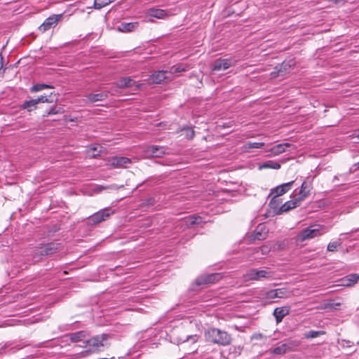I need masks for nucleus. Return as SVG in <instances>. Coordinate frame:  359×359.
<instances>
[{
    "label": "nucleus",
    "mask_w": 359,
    "mask_h": 359,
    "mask_svg": "<svg viewBox=\"0 0 359 359\" xmlns=\"http://www.w3.org/2000/svg\"><path fill=\"white\" fill-rule=\"evenodd\" d=\"M185 135L188 139H192L194 137V131L191 128H187L184 130Z\"/></svg>",
    "instance_id": "4c0bfd02"
},
{
    "label": "nucleus",
    "mask_w": 359,
    "mask_h": 359,
    "mask_svg": "<svg viewBox=\"0 0 359 359\" xmlns=\"http://www.w3.org/2000/svg\"><path fill=\"white\" fill-rule=\"evenodd\" d=\"M308 338H314V331H310L307 334Z\"/></svg>",
    "instance_id": "79ce46f5"
},
{
    "label": "nucleus",
    "mask_w": 359,
    "mask_h": 359,
    "mask_svg": "<svg viewBox=\"0 0 359 359\" xmlns=\"http://www.w3.org/2000/svg\"><path fill=\"white\" fill-rule=\"evenodd\" d=\"M87 336V333L85 331H80L75 333H73L70 336V339L72 342H77L81 341L83 339L86 338Z\"/></svg>",
    "instance_id": "c756f323"
},
{
    "label": "nucleus",
    "mask_w": 359,
    "mask_h": 359,
    "mask_svg": "<svg viewBox=\"0 0 359 359\" xmlns=\"http://www.w3.org/2000/svg\"><path fill=\"white\" fill-rule=\"evenodd\" d=\"M186 71V67L184 65H178L175 67H172L171 70L170 72H172L173 73H179Z\"/></svg>",
    "instance_id": "f704fd0d"
},
{
    "label": "nucleus",
    "mask_w": 359,
    "mask_h": 359,
    "mask_svg": "<svg viewBox=\"0 0 359 359\" xmlns=\"http://www.w3.org/2000/svg\"><path fill=\"white\" fill-rule=\"evenodd\" d=\"M294 181H292L287 183L280 184L271 191V194L273 195V197L270 203V205L271 207H273V208H275L274 205L278 201V196H282L283 194L287 192L291 189V187Z\"/></svg>",
    "instance_id": "0eeeda50"
},
{
    "label": "nucleus",
    "mask_w": 359,
    "mask_h": 359,
    "mask_svg": "<svg viewBox=\"0 0 359 359\" xmlns=\"http://www.w3.org/2000/svg\"><path fill=\"white\" fill-rule=\"evenodd\" d=\"M261 250H262V254H266V253L268 252V249H267V248H266V247H263V248L261 249Z\"/></svg>",
    "instance_id": "c03bdc74"
},
{
    "label": "nucleus",
    "mask_w": 359,
    "mask_h": 359,
    "mask_svg": "<svg viewBox=\"0 0 359 359\" xmlns=\"http://www.w3.org/2000/svg\"><path fill=\"white\" fill-rule=\"evenodd\" d=\"M166 154V149L164 147L151 145L147 146L143 150L144 158H161Z\"/></svg>",
    "instance_id": "423d86ee"
},
{
    "label": "nucleus",
    "mask_w": 359,
    "mask_h": 359,
    "mask_svg": "<svg viewBox=\"0 0 359 359\" xmlns=\"http://www.w3.org/2000/svg\"><path fill=\"white\" fill-rule=\"evenodd\" d=\"M268 230L264 224H259L254 232V239L264 240L266 238Z\"/></svg>",
    "instance_id": "412c9836"
},
{
    "label": "nucleus",
    "mask_w": 359,
    "mask_h": 359,
    "mask_svg": "<svg viewBox=\"0 0 359 359\" xmlns=\"http://www.w3.org/2000/svg\"><path fill=\"white\" fill-rule=\"evenodd\" d=\"M327 340V337L325 331H316V357L325 355V352L328 351Z\"/></svg>",
    "instance_id": "7ed1b4c3"
},
{
    "label": "nucleus",
    "mask_w": 359,
    "mask_h": 359,
    "mask_svg": "<svg viewBox=\"0 0 359 359\" xmlns=\"http://www.w3.org/2000/svg\"><path fill=\"white\" fill-rule=\"evenodd\" d=\"M280 168V163L273 161H269L259 165V170L266 169V168H272V169L278 170Z\"/></svg>",
    "instance_id": "c85d7f7f"
},
{
    "label": "nucleus",
    "mask_w": 359,
    "mask_h": 359,
    "mask_svg": "<svg viewBox=\"0 0 359 359\" xmlns=\"http://www.w3.org/2000/svg\"><path fill=\"white\" fill-rule=\"evenodd\" d=\"M311 189H312L311 183L310 182L304 181L302 184L301 189L299 190L298 194H296L295 196H297V197L300 201H302L308 195V194L310 192Z\"/></svg>",
    "instance_id": "aec40b11"
},
{
    "label": "nucleus",
    "mask_w": 359,
    "mask_h": 359,
    "mask_svg": "<svg viewBox=\"0 0 359 359\" xmlns=\"http://www.w3.org/2000/svg\"><path fill=\"white\" fill-rule=\"evenodd\" d=\"M148 15L150 17L156 18L158 19H162L167 15V13L165 11L162 9L152 8L148 11Z\"/></svg>",
    "instance_id": "a878e982"
},
{
    "label": "nucleus",
    "mask_w": 359,
    "mask_h": 359,
    "mask_svg": "<svg viewBox=\"0 0 359 359\" xmlns=\"http://www.w3.org/2000/svg\"><path fill=\"white\" fill-rule=\"evenodd\" d=\"M137 27V22H123L118 26L117 29L120 32H128L133 31Z\"/></svg>",
    "instance_id": "393cba45"
},
{
    "label": "nucleus",
    "mask_w": 359,
    "mask_h": 359,
    "mask_svg": "<svg viewBox=\"0 0 359 359\" xmlns=\"http://www.w3.org/2000/svg\"><path fill=\"white\" fill-rule=\"evenodd\" d=\"M5 345L0 344V351L4 348Z\"/></svg>",
    "instance_id": "09e8293b"
},
{
    "label": "nucleus",
    "mask_w": 359,
    "mask_h": 359,
    "mask_svg": "<svg viewBox=\"0 0 359 359\" xmlns=\"http://www.w3.org/2000/svg\"><path fill=\"white\" fill-rule=\"evenodd\" d=\"M292 145L289 143L279 144L270 149L271 154L269 156H278L287 151V148Z\"/></svg>",
    "instance_id": "4be33fe9"
},
{
    "label": "nucleus",
    "mask_w": 359,
    "mask_h": 359,
    "mask_svg": "<svg viewBox=\"0 0 359 359\" xmlns=\"http://www.w3.org/2000/svg\"><path fill=\"white\" fill-rule=\"evenodd\" d=\"M355 136L359 139V129L355 132Z\"/></svg>",
    "instance_id": "49530a36"
},
{
    "label": "nucleus",
    "mask_w": 359,
    "mask_h": 359,
    "mask_svg": "<svg viewBox=\"0 0 359 359\" xmlns=\"http://www.w3.org/2000/svg\"><path fill=\"white\" fill-rule=\"evenodd\" d=\"M256 339H262V334H257L256 337H255Z\"/></svg>",
    "instance_id": "de8ad7c7"
},
{
    "label": "nucleus",
    "mask_w": 359,
    "mask_h": 359,
    "mask_svg": "<svg viewBox=\"0 0 359 359\" xmlns=\"http://www.w3.org/2000/svg\"><path fill=\"white\" fill-rule=\"evenodd\" d=\"M221 273H212L201 276L197 279V283L201 284H210L219 281L222 278Z\"/></svg>",
    "instance_id": "2eb2a0df"
},
{
    "label": "nucleus",
    "mask_w": 359,
    "mask_h": 359,
    "mask_svg": "<svg viewBox=\"0 0 359 359\" xmlns=\"http://www.w3.org/2000/svg\"><path fill=\"white\" fill-rule=\"evenodd\" d=\"M262 295L264 297L265 299L266 302H270V301H272L276 298H278L277 297V292L275 290H271L269 291H267V292H264Z\"/></svg>",
    "instance_id": "2f4dec72"
},
{
    "label": "nucleus",
    "mask_w": 359,
    "mask_h": 359,
    "mask_svg": "<svg viewBox=\"0 0 359 359\" xmlns=\"http://www.w3.org/2000/svg\"><path fill=\"white\" fill-rule=\"evenodd\" d=\"M46 88H52L53 87L50 86L46 85V84H36L32 87L31 91L32 92H38V91L42 90L43 89Z\"/></svg>",
    "instance_id": "72a5a7b5"
},
{
    "label": "nucleus",
    "mask_w": 359,
    "mask_h": 359,
    "mask_svg": "<svg viewBox=\"0 0 359 359\" xmlns=\"http://www.w3.org/2000/svg\"><path fill=\"white\" fill-rule=\"evenodd\" d=\"M294 65V62L293 60L283 62L277 71L271 72V77L276 78L277 76H283L288 72V69H290Z\"/></svg>",
    "instance_id": "dca6fc26"
},
{
    "label": "nucleus",
    "mask_w": 359,
    "mask_h": 359,
    "mask_svg": "<svg viewBox=\"0 0 359 359\" xmlns=\"http://www.w3.org/2000/svg\"><path fill=\"white\" fill-rule=\"evenodd\" d=\"M290 309L287 306L276 308L273 311L277 323L282 321L283 318L289 313Z\"/></svg>",
    "instance_id": "5701e85b"
},
{
    "label": "nucleus",
    "mask_w": 359,
    "mask_h": 359,
    "mask_svg": "<svg viewBox=\"0 0 359 359\" xmlns=\"http://www.w3.org/2000/svg\"><path fill=\"white\" fill-rule=\"evenodd\" d=\"M114 85L118 88H128L135 86V89H140L142 83H136L131 77H121L117 80Z\"/></svg>",
    "instance_id": "f8f14e48"
},
{
    "label": "nucleus",
    "mask_w": 359,
    "mask_h": 359,
    "mask_svg": "<svg viewBox=\"0 0 359 359\" xmlns=\"http://www.w3.org/2000/svg\"><path fill=\"white\" fill-rule=\"evenodd\" d=\"M272 276L273 273L269 270L252 269L243 275V280H262L270 278Z\"/></svg>",
    "instance_id": "f03ea898"
},
{
    "label": "nucleus",
    "mask_w": 359,
    "mask_h": 359,
    "mask_svg": "<svg viewBox=\"0 0 359 359\" xmlns=\"http://www.w3.org/2000/svg\"><path fill=\"white\" fill-rule=\"evenodd\" d=\"M184 222L188 227H191L195 224H199L202 222V218L201 217L190 216L186 217Z\"/></svg>",
    "instance_id": "bb28decb"
},
{
    "label": "nucleus",
    "mask_w": 359,
    "mask_h": 359,
    "mask_svg": "<svg viewBox=\"0 0 359 359\" xmlns=\"http://www.w3.org/2000/svg\"><path fill=\"white\" fill-rule=\"evenodd\" d=\"M314 229L312 226L308 227L302 230L296 237V241L297 243H303L308 239H311L313 237Z\"/></svg>",
    "instance_id": "f3484780"
},
{
    "label": "nucleus",
    "mask_w": 359,
    "mask_h": 359,
    "mask_svg": "<svg viewBox=\"0 0 359 359\" xmlns=\"http://www.w3.org/2000/svg\"><path fill=\"white\" fill-rule=\"evenodd\" d=\"M109 92H103L97 94H89L86 96L88 102L94 103L98 101H103L108 97Z\"/></svg>",
    "instance_id": "b1692460"
},
{
    "label": "nucleus",
    "mask_w": 359,
    "mask_h": 359,
    "mask_svg": "<svg viewBox=\"0 0 359 359\" xmlns=\"http://www.w3.org/2000/svg\"><path fill=\"white\" fill-rule=\"evenodd\" d=\"M131 163V160L127 157L114 156L109 158L108 165L113 168H126Z\"/></svg>",
    "instance_id": "ddd939ff"
},
{
    "label": "nucleus",
    "mask_w": 359,
    "mask_h": 359,
    "mask_svg": "<svg viewBox=\"0 0 359 359\" xmlns=\"http://www.w3.org/2000/svg\"><path fill=\"white\" fill-rule=\"evenodd\" d=\"M53 93H50V95H41V97L30 100L29 101L25 102L22 107L25 109H27L29 111H31L36 108V105L39 103H44V102H52L53 99L52 98Z\"/></svg>",
    "instance_id": "6e6552de"
},
{
    "label": "nucleus",
    "mask_w": 359,
    "mask_h": 359,
    "mask_svg": "<svg viewBox=\"0 0 359 359\" xmlns=\"http://www.w3.org/2000/svg\"><path fill=\"white\" fill-rule=\"evenodd\" d=\"M340 245V243L337 241L331 242L327 245V250L330 252H334L337 248Z\"/></svg>",
    "instance_id": "e433bc0d"
},
{
    "label": "nucleus",
    "mask_w": 359,
    "mask_h": 359,
    "mask_svg": "<svg viewBox=\"0 0 359 359\" xmlns=\"http://www.w3.org/2000/svg\"><path fill=\"white\" fill-rule=\"evenodd\" d=\"M233 65L230 59H218L214 62L212 70L213 72L224 71Z\"/></svg>",
    "instance_id": "4468645a"
},
{
    "label": "nucleus",
    "mask_w": 359,
    "mask_h": 359,
    "mask_svg": "<svg viewBox=\"0 0 359 359\" xmlns=\"http://www.w3.org/2000/svg\"><path fill=\"white\" fill-rule=\"evenodd\" d=\"M189 339H192L194 342H196L197 341V336L196 335H194V336H187L186 339H184L183 341H189Z\"/></svg>",
    "instance_id": "58836bf2"
},
{
    "label": "nucleus",
    "mask_w": 359,
    "mask_h": 359,
    "mask_svg": "<svg viewBox=\"0 0 359 359\" xmlns=\"http://www.w3.org/2000/svg\"><path fill=\"white\" fill-rule=\"evenodd\" d=\"M206 339L210 342L220 345H228L230 344L231 336L226 332L216 328H210L205 332Z\"/></svg>",
    "instance_id": "f257e3e1"
},
{
    "label": "nucleus",
    "mask_w": 359,
    "mask_h": 359,
    "mask_svg": "<svg viewBox=\"0 0 359 359\" xmlns=\"http://www.w3.org/2000/svg\"><path fill=\"white\" fill-rule=\"evenodd\" d=\"M172 79V72L168 71H158L150 76L148 81L152 83H161L165 81Z\"/></svg>",
    "instance_id": "1a4fd4ad"
},
{
    "label": "nucleus",
    "mask_w": 359,
    "mask_h": 359,
    "mask_svg": "<svg viewBox=\"0 0 359 359\" xmlns=\"http://www.w3.org/2000/svg\"><path fill=\"white\" fill-rule=\"evenodd\" d=\"M320 225L316 223V229H315L316 236L323 233V232H320Z\"/></svg>",
    "instance_id": "ea45409f"
},
{
    "label": "nucleus",
    "mask_w": 359,
    "mask_h": 359,
    "mask_svg": "<svg viewBox=\"0 0 359 359\" xmlns=\"http://www.w3.org/2000/svg\"><path fill=\"white\" fill-rule=\"evenodd\" d=\"M62 14L53 15L46 18L43 24L39 27V31L45 32L46 31L55 27L58 22L61 20Z\"/></svg>",
    "instance_id": "9b49d317"
},
{
    "label": "nucleus",
    "mask_w": 359,
    "mask_h": 359,
    "mask_svg": "<svg viewBox=\"0 0 359 359\" xmlns=\"http://www.w3.org/2000/svg\"><path fill=\"white\" fill-rule=\"evenodd\" d=\"M108 338L109 335L105 334L91 338L87 341L89 351L92 352L102 351L105 346L109 345Z\"/></svg>",
    "instance_id": "20e7f679"
},
{
    "label": "nucleus",
    "mask_w": 359,
    "mask_h": 359,
    "mask_svg": "<svg viewBox=\"0 0 359 359\" xmlns=\"http://www.w3.org/2000/svg\"><path fill=\"white\" fill-rule=\"evenodd\" d=\"M114 213V211L110 208H104L93 214L88 218V222L90 224H99L106 220L110 215Z\"/></svg>",
    "instance_id": "9d476101"
},
{
    "label": "nucleus",
    "mask_w": 359,
    "mask_h": 359,
    "mask_svg": "<svg viewBox=\"0 0 359 359\" xmlns=\"http://www.w3.org/2000/svg\"><path fill=\"white\" fill-rule=\"evenodd\" d=\"M340 306V304H339V303H337V304H332V305L330 306V307H332V308H334V309H337V306Z\"/></svg>",
    "instance_id": "a18cd8bd"
},
{
    "label": "nucleus",
    "mask_w": 359,
    "mask_h": 359,
    "mask_svg": "<svg viewBox=\"0 0 359 359\" xmlns=\"http://www.w3.org/2000/svg\"><path fill=\"white\" fill-rule=\"evenodd\" d=\"M299 345V341L289 340L272 349L271 353L274 355H283L286 353L295 351Z\"/></svg>",
    "instance_id": "39448f33"
},
{
    "label": "nucleus",
    "mask_w": 359,
    "mask_h": 359,
    "mask_svg": "<svg viewBox=\"0 0 359 359\" xmlns=\"http://www.w3.org/2000/svg\"><path fill=\"white\" fill-rule=\"evenodd\" d=\"M334 4H344L346 0H333Z\"/></svg>",
    "instance_id": "37998d69"
},
{
    "label": "nucleus",
    "mask_w": 359,
    "mask_h": 359,
    "mask_svg": "<svg viewBox=\"0 0 359 359\" xmlns=\"http://www.w3.org/2000/svg\"><path fill=\"white\" fill-rule=\"evenodd\" d=\"M264 146V142H246L243 145V149H244V150L248 151V149H251L262 148Z\"/></svg>",
    "instance_id": "7c9ffc66"
},
{
    "label": "nucleus",
    "mask_w": 359,
    "mask_h": 359,
    "mask_svg": "<svg viewBox=\"0 0 359 359\" xmlns=\"http://www.w3.org/2000/svg\"><path fill=\"white\" fill-rule=\"evenodd\" d=\"M300 202V200L297 197V196H294V199L292 201H289L285 202L279 209V210L277 212V214H281L283 212H287L297 206L299 205V203Z\"/></svg>",
    "instance_id": "6ab92c4d"
},
{
    "label": "nucleus",
    "mask_w": 359,
    "mask_h": 359,
    "mask_svg": "<svg viewBox=\"0 0 359 359\" xmlns=\"http://www.w3.org/2000/svg\"><path fill=\"white\" fill-rule=\"evenodd\" d=\"M359 280V276L356 273L349 274L340 280L339 285L344 287H351Z\"/></svg>",
    "instance_id": "a211bd4d"
},
{
    "label": "nucleus",
    "mask_w": 359,
    "mask_h": 359,
    "mask_svg": "<svg viewBox=\"0 0 359 359\" xmlns=\"http://www.w3.org/2000/svg\"><path fill=\"white\" fill-rule=\"evenodd\" d=\"M101 149H102V147L100 146V145H96V146H93L90 149L92 150V152L90 151V154L95 157L97 155H99V154L101 152Z\"/></svg>",
    "instance_id": "c9c22d12"
},
{
    "label": "nucleus",
    "mask_w": 359,
    "mask_h": 359,
    "mask_svg": "<svg viewBox=\"0 0 359 359\" xmlns=\"http://www.w3.org/2000/svg\"><path fill=\"white\" fill-rule=\"evenodd\" d=\"M320 203H321V202H318V207H319V208L320 207Z\"/></svg>",
    "instance_id": "8fccbe9b"
},
{
    "label": "nucleus",
    "mask_w": 359,
    "mask_h": 359,
    "mask_svg": "<svg viewBox=\"0 0 359 359\" xmlns=\"http://www.w3.org/2000/svg\"><path fill=\"white\" fill-rule=\"evenodd\" d=\"M277 292L278 298H287L290 297L291 292L287 290L286 288H278L276 289Z\"/></svg>",
    "instance_id": "473e14b6"
},
{
    "label": "nucleus",
    "mask_w": 359,
    "mask_h": 359,
    "mask_svg": "<svg viewBox=\"0 0 359 359\" xmlns=\"http://www.w3.org/2000/svg\"><path fill=\"white\" fill-rule=\"evenodd\" d=\"M58 110H57L55 108H52L50 109L48 112H47V115H50V114H56L58 113Z\"/></svg>",
    "instance_id": "a19ab883"
},
{
    "label": "nucleus",
    "mask_w": 359,
    "mask_h": 359,
    "mask_svg": "<svg viewBox=\"0 0 359 359\" xmlns=\"http://www.w3.org/2000/svg\"><path fill=\"white\" fill-rule=\"evenodd\" d=\"M57 250V245L54 243H49L41 250V255H50L54 254Z\"/></svg>",
    "instance_id": "cd10ccee"
}]
</instances>
